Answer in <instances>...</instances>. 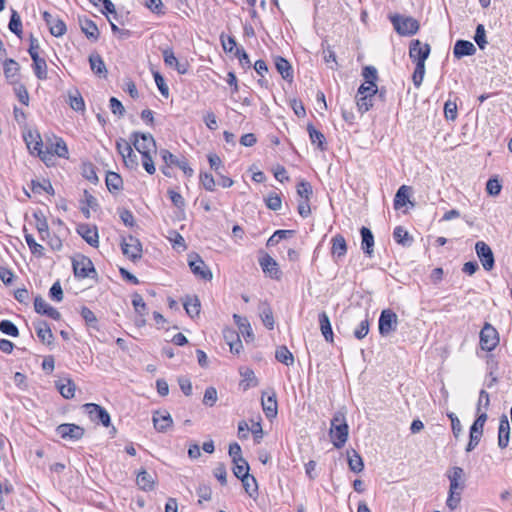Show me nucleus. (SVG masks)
Wrapping results in <instances>:
<instances>
[{"label":"nucleus","instance_id":"obj_1","mask_svg":"<svg viewBox=\"0 0 512 512\" xmlns=\"http://www.w3.org/2000/svg\"><path fill=\"white\" fill-rule=\"evenodd\" d=\"M330 436L336 448H341L348 438V425L345 415L341 412L335 413L331 420Z\"/></svg>","mask_w":512,"mask_h":512},{"label":"nucleus","instance_id":"obj_2","mask_svg":"<svg viewBox=\"0 0 512 512\" xmlns=\"http://www.w3.org/2000/svg\"><path fill=\"white\" fill-rule=\"evenodd\" d=\"M395 31L402 36L414 35L419 30V22L411 17L395 14L389 17Z\"/></svg>","mask_w":512,"mask_h":512},{"label":"nucleus","instance_id":"obj_3","mask_svg":"<svg viewBox=\"0 0 512 512\" xmlns=\"http://www.w3.org/2000/svg\"><path fill=\"white\" fill-rule=\"evenodd\" d=\"M130 142L142 156L144 153H156V142L150 133L135 131L130 136Z\"/></svg>","mask_w":512,"mask_h":512},{"label":"nucleus","instance_id":"obj_4","mask_svg":"<svg viewBox=\"0 0 512 512\" xmlns=\"http://www.w3.org/2000/svg\"><path fill=\"white\" fill-rule=\"evenodd\" d=\"M486 421H487L486 412L478 414L474 423L470 427L469 442L466 446V452H471L479 444L481 437L483 435V428H484Z\"/></svg>","mask_w":512,"mask_h":512},{"label":"nucleus","instance_id":"obj_5","mask_svg":"<svg viewBox=\"0 0 512 512\" xmlns=\"http://www.w3.org/2000/svg\"><path fill=\"white\" fill-rule=\"evenodd\" d=\"M116 149L121 155L125 166L129 169H136L138 167V157L134 153L131 142L123 138L116 141Z\"/></svg>","mask_w":512,"mask_h":512},{"label":"nucleus","instance_id":"obj_6","mask_svg":"<svg viewBox=\"0 0 512 512\" xmlns=\"http://www.w3.org/2000/svg\"><path fill=\"white\" fill-rule=\"evenodd\" d=\"M431 47L427 43H422L418 39L411 41L409 46V57L415 64L425 65V61L429 57Z\"/></svg>","mask_w":512,"mask_h":512},{"label":"nucleus","instance_id":"obj_7","mask_svg":"<svg viewBox=\"0 0 512 512\" xmlns=\"http://www.w3.org/2000/svg\"><path fill=\"white\" fill-rule=\"evenodd\" d=\"M82 407L92 422L101 423L105 427L110 426L111 418L105 408L95 403H86Z\"/></svg>","mask_w":512,"mask_h":512},{"label":"nucleus","instance_id":"obj_8","mask_svg":"<svg viewBox=\"0 0 512 512\" xmlns=\"http://www.w3.org/2000/svg\"><path fill=\"white\" fill-rule=\"evenodd\" d=\"M121 250L122 253L132 261H136L142 257V245L140 241L132 235L122 238Z\"/></svg>","mask_w":512,"mask_h":512},{"label":"nucleus","instance_id":"obj_9","mask_svg":"<svg viewBox=\"0 0 512 512\" xmlns=\"http://www.w3.org/2000/svg\"><path fill=\"white\" fill-rule=\"evenodd\" d=\"M398 325V316L390 309H385L379 317V333L381 336H388L396 331Z\"/></svg>","mask_w":512,"mask_h":512},{"label":"nucleus","instance_id":"obj_10","mask_svg":"<svg viewBox=\"0 0 512 512\" xmlns=\"http://www.w3.org/2000/svg\"><path fill=\"white\" fill-rule=\"evenodd\" d=\"M499 343L497 330L489 323H485L480 332V346L485 351H492Z\"/></svg>","mask_w":512,"mask_h":512},{"label":"nucleus","instance_id":"obj_11","mask_svg":"<svg viewBox=\"0 0 512 512\" xmlns=\"http://www.w3.org/2000/svg\"><path fill=\"white\" fill-rule=\"evenodd\" d=\"M72 265L74 275L77 278L83 279L90 277L92 273L96 274L92 261L86 256L79 255L74 258Z\"/></svg>","mask_w":512,"mask_h":512},{"label":"nucleus","instance_id":"obj_12","mask_svg":"<svg viewBox=\"0 0 512 512\" xmlns=\"http://www.w3.org/2000/svg\"><path fill=\"white\" fill-rule=\"evenodd\" d=\"M475 250L478 258L480 259L483 268L486 271L493 269L495 264L494 254L492 249L484 241H478L475 244Z\"/></svg>","mask_w":512,"mask_h":512},{"label":"nucleus","instance_id":"obj_13","mask_svg":"<svg viewBox=\"0 0 512 512\" xmlns=\"http://www.w3.org/2000/svg\"><path fill=\"white\" fill-rule=\"evenodd\" d=\"M56 432L63 439L77 441L83 437L85 430L79 425L64 423L56 428Z\"/></svg>","mask_w":512,"mask_h":512},{"label":"nucleus","instance_id":"obj_14","mask_svg":"<svg viewBox=\"0 0 512 512\" xmlns=\"http://www.w3.org/2000/svg\"><path fill=\"white\" fill-rule=\"evenodd\" d=\"M43 19L53 36L61 37L66 33V24L59 17H55L49 12L45 11L43 12Z\"/></svg>","mask_w":512,"mask_h":512},{"label":"nucleus","instance_id":"obj_15","mask_svg":"<svg viewBox=\"0 0 512 512\" xmlns=\"http://www.w3.org/2000/svg\"><path fill=\"white\" fill-rule=\"evenodd\" d=\"M188 264L192 273L198 278L203 280H210L212 278L211 271L198 255L190 256Z\"/></svg>","mask_w":512,"mask_h":512},{"label":"nucleus","instance_id":"obj_16","mask_svg":"<svg viewBox=\"0 0 512 512\" xmlns=\"http://www.w3.org/2000/svg\"><path fill=\"white\" fill-rule=\"evenodd\" d=\"M77 233L92 247H98L99 235L96 226L90 224H79L77 226Z\"/></svg>","mask_w":512,"mask_h":512},{"label":"nucleus","instance_id":"obj_17","mask_svg":"<svg viewBox=\"0 0 512 512\" xmlns=\"http://www.w3.org/2000/svg\"><path fill=\"white\" fill-rule=\"evenodd\" d=\"M259 264L263 272L271 278L279 279L281 277V271L278 263L268 254H265L259 259Z\"/></svg>","mask_w":512,"mask_h":512},{"label":"nucleus","instance_id":"obj_18","mask_svg":"<svg viewBox=\"0 0 512 512\" xmlns=\"http://www.w3.org/2000/svg\"><path fill=\"white\" fill-rule=\"evenodd\" d=\"M46 148L49 149L54 155H57L61 158H68L69 151L65 141L60 138L53 136L51 138H47Z\"/></svg>","mask_w":512,"mask_h":512},{"label":"nucleus","instance_id":"obj_19","mask_svg":"<svg viewBox=\"0 0 512 512\" xmlns=\"http://www.w3.org/2000/svg\"><path fill=\"white\" fill-rule=\"evenodd\" d=\"M34 309L38 314L46 315L54 320H60L61 318L60 312L50 306L40 295L34 299Z\"/></svg>","mask_w":512,"mask_h":512},{"label":"nucleus","instance_id":"obj_20","mask_svg":"<svg viewBox=\"0 0 512 512\" xmlns=\"http://www.w3.org/2000/svg\"><path fill=\"white\" fill-rule=\"evenodd\" d=\"M447 476L450 481V492L456 493V491H463L465 487L463 481L464 470L461 467H453Z\"/></svg>","mask_w":512,"mask_h":512},{"label":"nucleus","instance_id":"obj_21","mask_svg":"<svg viewBox=\"0 0 512 512\" xmlns=\"http://www.w3.org/2000/svg\"><path fill=\"white\" fill-rule=\"evenodd\" d=\"M233 319L235 321V324L238 327L239 332L244 337L245 341L247 343L254 341V333L252 330V327L250 325V322L246 317H242L238 314L233 315Z\"/></svg>","mask_w":512,"mask_h":512},{"label":"nucleus","instance_id":"obj_22","mask_svg":"<svg viewBox=\"0 0 512 512\" xmlns=\"http://www.w3.org/2000/svg\"><path fill=\"white\" fill-rule=\"evenodd\" d=\"M172 423V417L167 411H156L153 415V424L158 432H166Z\"/></svg>","mask_w":512,"mask_h":512},{"label":"nucleus","instance_id":"obj_23","mask_svg":"<svg viewBox=\"0 0 512 512\" xmlns=\"http://www.w3.org/2000/svg\"><path fill=\"white\" fill-rule=\"evenodd\" d=\"M510 440V424L506 415H502L498 428V446L504 449L508 446Z\"/></svg>","mask_w":512,"mask_h":512},{"label":"nucleus","instance_id":"obj_24","mask_svg":"<svg viewBox=\"0 0 512 512\" xmlns=\"http://www.w3.org/2000/svg\"><path fill=\"white\" fill-rule=\"evenodd\" d=\"M475 53L476 47L472 42L468 40H457L453 48L454 57L457 59H460L464 56H472Z\"/></svg>","mask_w":512,"mask_h":512},{"label":"nucleus","instance_id":"obj_25","mask_svg":"<svg viewBox=\"0 0 512 512\" xmlns=\"http://www.w3.org/2000/svg\"><path fill=\"white\" fill-rule=\"evenodd\" d=\"M267 393L262 394V408L267 418L272 419L277 416V400L275 392L265 398Z\"/></svg>","mask_w":512,"mask_h":512},{"label":"nucleus","instance_id":"obj_26","mask_svg":"<svg viewBox=\"0 0 512 512\" xmlns=\"http://www.w3.org/2000/svg\"><path fill=\"white\" fill-rule=\"evenodd\" d=\"M258 310H259V316H260L264 326L267 329L272 330L274 328L275 321H274L273 311H272V308L270 307V305L266 301L260 302Z\"/></svg>","mask_w":512,"mask_h":512},{"label":"nucleus","instance_id":"obj_27","mask_svg":"<svg viewBox=\"0 0 512 512\" xmlns=\"http://www.w3.org/2000/svg\"><path fill=\"white\" fill-rule=\"evenodd\" d=\"M360 234H361V238H362L361 248L367 256L371 257L373 255V251H374L373 250V247H374L373 233L369 228L363 226L360 229Z\"/></svg>","mask_w":512,"mask_h":512},{"label":"nucleus","instance_id":"obj_28","mask_svg":"<svg viewBox=\"0 0 512 512\" xmlns=\"http://www.w3.org/2000/svg\"><path fill=\"white\" fill-rule=\"evenodd\" d=\"M35 330L42 343L50 345L53 342L54 336L51 328L45 321H38L35 323Z\"/></svg>","mask_w":512,"mask_h":512},{"label":"nucleus","instance_id":"obj_29","mask_svg":"<svg viewBox=\"0 0 512 512\" xmlns=\"http://www.w3.org/2000/svg\"><path fill=\"white\" fill-rule=\"evenodd\" d=\"M331 253L334 257L342 258L347 253V243L343 235L336 234L332 240Z\"/></svg>","mask_w":512,"mask_h":512},{"label":"nucleus","instance_id":"obj_30","mask_svg":"<svg viewBox=\"0 0 512 512\" xmlns=\"http://www.w3.org/2000/svg\"><path fill=\"white\" fill-rule=\"evenodd\" d=\"M80 27L82 32L86 35L88 39H92L97 41L99 38V30L94 21L88 18H80L79 19Z\"/></svg>","mask_w":512,"mask_h":512},{"label":"nucleus","instance_id":"obj_31","mask_svg":"<svg viewBox=\"0 0 512 512\" xmlns=\"http://www.w3.org/2000/svg\"><path fill=\"white\" fill-rule=\"evenodd\" d=\"M89 63L91 70L99 77L105 78L107 76V68L102 57L93 53L89 56Z\"/></svg>","mask_w":512,"mask_h":512},{"label":"nucleus","instance_id":"obj_32","mask_svg":"<svg viewBox=\"0 0 512 512\" xmlns=\"http://www.w3.org/2000/svg\"><path fill=\"white\" fill-rule=\"evenodd\" d=\"M318 318H319V325H320V330H321L322 335L324 336V338L327 342L332 343L334 335H333L330 319H329L327 313L324 311L321 312L319 314Z\"/></svg>","mask_w":512,"mask_h":512},{"label":"nucleus","instance_id":"obj_33","mask_svg":"<svg viewBox=\"0 0 512 512\" xmlns=\"http://www.w3.org/2000/svg\"><path fill=\"white\" fill-rule=\"evenodd\" d=\"M137 484L140 489L144 491H151L154 489L155 477L153 474L148 473L146 470H141L137 474Z\"/></svg>","mask_w":512,"mask_h":512},{"label":"nucleus","instance_id":"obj_34","mask_svg":"<svg viewBox=\"0 0 512 512\" xmlns=\"http://www.w3.org/2000/svg\"><path fill=\"white\" fill-rule=\"evenodd\" d=\"M69 106L77 112L85 111V102L80 92L77 89L68 92Z\"/></svg>","mask_w":512,"mask_h":512},{"label":"nucleus","instance_id":"obj_35","mask_svg":"<svg viewBox=\"0 0 512 512\" xmlns=\"http://www.w3.org/2000/svg\"><path fill=\"white\" fill-rule=\"evenodd\" d=\"M275 66L277 71L281 74L282 78L286 81H292L293 72L290 63L283 57L275 59Z\"/></svg>","mask_w":512,"mask_h":512},{"label":"nucleus","instance_id":"obj_36","mask_svg":"<svg viewBox=\"0 0 512 512\" xmlns=\"http://www.w3.org/2000/svg\"><path fill=\"white\" fill-rule=\"evenodd\" d=\"M393 238L398 244L404 247L411 246L413 242L412 236L402 226L395 227L393 231Z\"/></svg>","mask_w":512,"mask_h":512},{"label":"nucleus","instance_id":"obj_37","mask_svg":"<svg viewBox=\"0 0 512 512\" xmlns=\"http://www.w3.org/2000/svg\"><path fill=\"white\" fill-rule=\"evenodd\" d=\"M57 388L66 399H71L75 395L76 385L71 379L60 380L57 383Z\"/></svg>","mask_w":512,"mask_h":512},{"label":"nucleus","instance_id":"obj_38","mask_svg":"<svg viewBox=\"0 0 512 512\" xmlns=\"http://www.w3.org/2000/svg\"><path fill=\"white\" fill-rule=\"evenodd\" d=\"M33 69L36 77L40 80H44L47 78V63L44 58H41L39 55H33Z\"/></svg>","mask_w":512,"mask_h":512},{"label":"nucleus","instance_id":"obj_39","mask_svg":"<svg viewBox=\"0 0 512 512\" xmlns=\"http://www.w3.org/2000/svg\"><path fill=\"white\" fill-rule=\"evenodd\" d=\"M239 480H241L245 492L250 497H254L258 494V484L254 476L248 474L246 476L239 478Z\"/></svg>","mask_w":512,"mask_h":512},{"label":"nucleus","instance_id":"obj_40","mask_svg":"<svg viewBox=\"0 0 512 512\" xmlns=\"http://www.w3.org/2000/svg\"><path fill=\"white\" fill-rule=\"evenodd\" d=\"M240 375L242 376V383H244V390H247L250 387H255L258 385V380L254 374V371L247 367H241L239 369Z\"/></svg>","mask_w":512,"mask_h":512},{"label":"nucleus","instance_id":"obj_41","mask_svg":"<svg viewBox=\"0 0 512 512\" xmlns=\"http://www.w3.org/2000/svg\"><path fill=\"white\" fill-rule=\"evenodd\" d=\"M307 131L312 144H316L321 151L325 150V137L323 133L318 131L312 124L307 125Z\"/></svg>","mask_w":512,"mask_h":512},{"label":"nucleus","instance_id":"obj_42","mask_svg":"<svg viewBox=\"0 0 512 512\" xmlns=\"http://www.w3.org/2000/svg\"><path fill=\"white\" fill-rule=\"evenodd\" d=\"M409 191L410 188L406 185H402L396 192L394 198V208L400 209L409 202Z\"/></svg>","mask_w":512,"mask_h":512},{"label":"nucleus","instance_id":"obj_43","mask_svg":"<svg viewBox=\"0 0 512 512\" xmlns=\"http://www.w3.org/2000/svg\"><path fill=\"white\" fill-rule=\"evenodd\" d=\"M43 142L42 140H36L35 146L33 147V152L35 151L40 159L46 164L49 165L54 161V154L46 148V150H42Z\"/></svg>","mask_w":512,"mask_h":512},{"label":"nucleus","instance_id":"obj_44","mask_svg":"<svg viewBox=\"0 0 512 512\" xmlns=\"http://www.w3.org/2000/svg\"><path fill=\"white\" fill-rule=\"evenodd\" d=\"M43 142L42 140H36L35 146L33 147V152L35 151L40 159L46 164L49 165L54 161V154L46 148V150H42Z\"/></svg>","mask_w":512,"mask_h":512},{"label":"nucleus","instance_id":"obj_45","mask_svg":"<svg viewBox=\"0 0 512 512\" xmlns=\"http://www.w3.org/2000/svg\"><path fill=\"white\" fill-rule=\"evenodd\" d=\"M275 358L279 362L285 364L286 366H291V365L294 364V356H293V354L284 345L283 346H279L276 349Z\"/></svg>","mask_w":512,"mask_h":512},{"label":"nucleus","instance_id":"obj_46","mask_svg":"<svg viewBox=\"0 0 512 512\" xmlns=\"http://www.w3.org/2000/svg\"><path fill=\"white\" fill-rule=\"evenodd\" d=\"M378 94H365L356 96V104L361 113L367 112L373 106V98Z\"/></svg>","mask_w":512,"mask_h":512},{"label":"nucleus","instance_id":"obj_47","mask_svg":"<svg viewBox=\"0 0 512 512\" xmlns=\"http://www.w3.org/2000/svg\"><path fill=\"white\" fill-rule=\"evenodd\" d=\"M183 306L191 318L198 316L200 313V301L197 297H186Z\"/></svg>","mask_w":512,"mask_h":512},{"label":"nucleus","instance_id":"obj_48","mask_svg":"<svg viewBox=\"0 0 512 512\" xmlns=\"http://www.w3.org/2000/svg\"><path fill=\"white\" fill-rule=\"evenodd\" d=\"M348 466L354 473H360L364 469L363 460L355 450H352V454L348 452Z\"/></svg>","mask_w":512,"mask_h":512},{"label":"nucleus","instance_id":"obj_49","mask_svg":"<svg viewBox=\"0 0 512 512\" xmlns=\"http://www.w3.org/2000/svg\"><path fill=\"white\" fill-rule=\"evenodd\" d=\"M24 238L33 255L37 257H42L44 255V247L41 244L37 243L34 237L31 234L27 233V230L25 228Z\"/></svg>","mask_w":512,"mask_h":512},{"label":"nucleus","instance_id":"obj_50","mask_svg":"<svg viewBox=\"0 0 512 512\" xmlns=\"http://www.w3.org/2000/svg\"><path fill=\"white\" fill-rule=\"evenodd\" d=\"M232 462H233L232 471L236 478L239 479L243 476L250 474L249 473V471H250L249 464L244 458L238 459V460H235Z\"/></svg>","mask_w":512,"mask_h":512},{"label":"nucleus","instance_id":"obj_51","mask_svg":"<svg viewBox=\"0 0 512 512\" xmlns=\"http://www.w3.org/2000/svg\"><path fill=\"white\" fill-rule=\"evenodd\" d=\"M33 217L35 219V227L39 235L46 233L47 236H50L49 226L44 214L41 211H36L34 212Z\"/></svg>","mask_w":512,"mask_h":512},{"label":"nucleus","instance_id":"obj_52","mask_svg":"<svg viewBox=\"0 0 512 512\" xmlns=\"http://www.w3.org/2000/svg\"><path fill=\"white\" fill-rule=\"evenodd\" d=\"M122 178L115 172H108L106 175V185L110 192L117 191L122 187Z\"/></svg>","mask_w":512,"mask_h":512},{"label":"nucleus","instance_id":"obj_53","mask_svg":"<svg viewBox=\"0 0 512 512\" xmlns=\"http://www.w3.org/2000/svg\"><path fill=\"white\" fill-rule=\"evenodd\" d=\"M9 29L11 32L16 34L18 37L21 36L22 33V22L21 18L16 10H12L9 25Z\"/></svg>","mask_w":512,"mask_h":512},{"label":"nucleus","instance_id":"obj_54","mask_svg":"<svg viewBox=\"0 0 512 512\" xmlns=\"http://www.w3.org/2000/svg\"><path fill=\"white\" fill-rule=\"evenodd\" d=\"M294 234L293 230H277L274 234L267 240L266 245L268 247H273L279 243L280 240L291 237Z\"/></svg>","mask_w":512,"mask_h":512},{"label":"nucleus","instance_id":"obj_55","mask_svg":"<svg viewBox=\"0 0 512 512\" xmlns=\"http://www.w3.org/2000/svg\"><path fill=\"white\" fill-rule=\"evenodd\" d=\"M362 77L366 84H376L378 81V72L374 66L368 65L362 69Z\"/></svg>","mask_w":512,"mask_h":512},{"label":"nucleus","instance_id":"obj_56","mask_svg":"<svg viewBox=\"0 0 512 512\" xmlns=\"http://www.w3.org/2000/svg\"><path fill=\"white\" fill-rule=\"evenodd\" d=\"M19 71V64L13 59H7L4 63V73L8 79H12L13 81L16 79V76Z\"/></svg>","mask_w":512,"mask_h":512},{"label":"nucleus","instance_id":"obj_57","mask_svg":"<svg viewBox=\"0 0 512 512\" xmlns=\"http://www.w3.org/2000/svg\"><path fill=\"white\" fill-rule=\"evenodd\" d=\"M474 41L478 47L483 50L487 45L486 31L483 24H478L475 30Z\"/></svg>","mask_w":512,"mask_h":512},{"label":"nucleus","instance_id":"obj_58","mask_svg":"<svg viewBox=\"0 0 512 512\" xmlns=\"http://www.w3.org/2000/svg\"><path fill=\"white\" fill-rule=\"evenodd\" d=\"M384 91H379L377 84H366L365 82L360 85L357 91V95H365V94H378L379 98L384 97Z\"/></svg>","mask_w":512,"mask_h":512},{"label":"nucleus","instance_id":"obj_59","mask_svg":"<svg viewBox=\"0 0 512 512\" xmlns=\"http://www.w3.org/2000/svg\"><path fill=\"white\" fill-rule=\"evenodd\" d=\"M384 91H379L377 84H366L365 82L360 85L357 91V95H365V94H378L379 98L384 97Z\"/></svg>","mask_w":512,"mask_h":512},{"label":"nucleus","instance_id":"obj_60","mask_svg":"<svg viewBox=\"0 0 512 512\" xmlns=\"http://www.w3.org/2000/svg\"><path fill=\"white\" fill-rule=\"evenodd\" d=\"M297 194L303 199V200H307L309 201L312 194H313V190H312V186L309 182L307 181H301L300 183H298L297 185Z\"/></svg>","mask_w":512,"mask_h":512},{"label":"nucleus","instance_id":"obj_61","mask_svg":"<svg viewBox=\"0 0 512 512\" xmlns=\"http://www.w3.org/2000/svg\"><path fill=\"white\" fill-rule=\"evenodd\" d=\"M0 331L12 337H17L19 334L17 326L9 320H2L0 322Z\"/></svg>","mask_w":512,"mask_h":512},{"label":"nucleus","instance_id":"obj_62","mask_svg":"<svg viewBox=\"0 0 512 512\" xmlns=\"http://www.w3.org/2000/svg\"><path fill=\"white\" fill-rule=\"evenodd\" d=\"M31 188L35 193H41L42 191H45L49 194L54 193V189L49 181H44L41 183L39 181L32 180Z\"/></svg>","mask_w":512,"mask_h":512},{"label":"nucleus","instance_id":"obj_63","mask_svg":"<svg viewBox=\"0 0 512 512\" xmlns=\"http://www.w3.org/2000/svg\"><path fill=\"white\" fill-rule=\"evenodd\" d=\"M132 305L135 309V312L141 316L145 315L146 313V304L142 298V296L138 293H135L132 296Z\"/></svg>","mask_w":512,"mask_h":512},{"label":"nucleus","instance_id":"obj_64","mask_svg":"<svg viewBox=\"0 0 512 512\" xmlns=\"http://www.w3.org/2000/svg\"><path fill=\"white\" fill-rule=\"evenodd\" d=\"M265 202H266L267 207L273 211H278L281 209L282 200H281V197L276 193L270 194L266 198Z\"/></svg>","mask_w":512,"mask_h":512}]
</instances>
